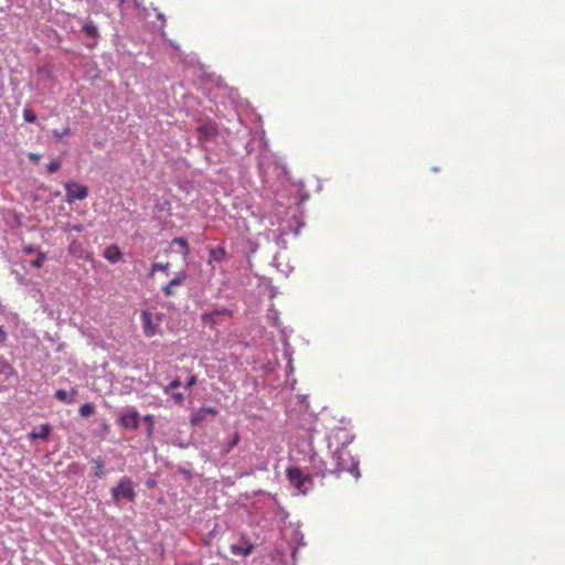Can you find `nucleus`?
I'll use <instances>...</instances> for the list:
<instances>
[{
    "label": "nucleus",
    "mask_w": 565,
    "mask_h": 565,
    "mask_svg": "<svg viewBox=\"0 0 565 565\" xmlns=\"http://www.w3.org/2000/svg\"><path fill=\"white\" fill-rule=\"evenodd\" d=\"M353 439L354 435L350 430L344 427H335L327 435V445L335 471H348L358 480L361 477L359 460L347 450Z\"/></svg>",
    "instance_id": "nucleus-1"
},
{
    "label": "nucleus",
    "mask_w": 565,
    "mask_h": 565,
    "mask_svg": "<svg viewBox=\"0 0 565 565\" xmlns=\"http://www.w3.org/2000/svg\"><path fill=\"white\" fill-rule=\"evenodd\" d=\"M291 460L299 462L302 466H307L312 476L323 478L327 473L340 472L335 471L334 467H327L324 460L315 451L311 439L307 443H303L302 448L297 446V448L291 451Z\"/></svg>",
    "instance_id": "nucleus-2"
},
{
    "label": "nucleus",
    "mask_w": 565,
    "mask_h": 565,
    "mask_svg": "<svg viewBox=\"0 0 565 565\" xmlns=\"http://www.w3.org/2000/svg\"><path fill=\"white\" fill-rule=\"evenodd\" d=\"M286 477L296 494H307L313 487V476L309 468L299 462L287 468Z\"/></svg>",
    "instance_id": "nucleus-3"
},
{
    "label": "nucleus",
    "mask_w": 565,
    "mask_h": 565,
    "mask_svg": "<svg viewBox=\"0 0 565 565\" xmlns=\"http://www.w3.org/2000/svg\"><path fill=\"white\" fill-rule=\"evenodd\" d=\"M110 493L116 503L122 499L134 501L136 492L132 480L129 477L120 478L116 487L111 488Z\"/></svg>",
    "instance_id": "nucleus-4"
},
{
    "label": "nucleus",
    "mask_w": 565,
    "mask_h": 565,
    "mask_svg": "<svg viewBox=\"0 0 565 565\" xmlns=\"http://www.w3.org/2000/svg\"><path fill=\"white\" fill-rule=\"evenodd\" d=\"M142 330L146 337L151 338L157 334H161V313H153L149 310H143L140 316Z\"/></svg>",
    "instance_id": "nucleus-5"
},
{
    "label": "nucleus",
    "mask_w": 565,
    "mask_h": 565,
    "mask_svg": "<svg viewBox=\"0 0 565 565\" xmlns=\"http://www.w3.org/2000/svg\"><path fill=\"white\" fill-rule=\"evenodd\" d=\"M196 132L199 141L207 148L218 136L217 125L213 120L203 121L196 127Z\"/></svg>",
    "instance_id": "nucleus-6"
},
{
    "label": "nucleus",
    "mask_w": 565,
    "mask_h": 565,
    "mask_svg": "<svg viewBox=\"0 0 565 565\" xmlns=\"http://www.w3.org/2000/svg\"><path fill=\"white\" fill-rule=\"evenodd\" d=\"M65 200L67 203H73L75 200H84L88 195V188L78 182L70 181L64 184Z\"/></svg>",
    "instance_id": "nucleus-7"
},
{
    "label": "nucleus",
    "mask_w": 565,
    "mask_h": 565,
    "mask_svg": "<svg viewBox=\"0 0 565 565\" xmlns=\"http://www.w3.org/2000/svg\"><path fill=\"white\" fill-rule=\"evenodd\" d=\"M223 317H232V311L226 308L215 309L210 312H203L201 316V320L204 326H207L210 328H215L216 326L221 324L223 321Z\"/></svg>",
    "instance_id": "nucleus-8"
},
{
    "label": "nucleus",
    "mask_w": 565,
    "mask_h": 565,
    "mask_svg": "<svg viewBox=\"0 0 565 565\" xmlns=\"http://www.w3.org/2000/svg\"><path fill=\"white\" fill-rule=\"evenodd\" d=\"M140 416L135 408H128L118 416V424L124 428L137 429L139 427Z\"/></svg>",
    "instance_id": "nucleus-9"
},
{
    "label": "nucleus",
    "mask_w": 565,
    "mask_h": 565,
    "mask_svg": "<svg viewBox=\"0 0 565 565\" xmlns=\"http://www.w3.org/2000/svg\"><path fill=\"white\" fill-rule=\"evenodd\" d=\"M188 274L185 270H180L174 274V277L162 286L161 291L166 297L175 296V289L182 286L186 280Z\"/></svg>",
    "instance_id": "nucleus-10"
},
{
    "label": "nucleus",
    "mask_w": 565,
    "mask_h": 565,
    "mask_svg": "<svg viewBox=\"0 0 565 565\" xmlns=\"http://www.w3.org/2000/svg\"><path fill=\"white\" fill-rule=\"evenodd\" d=\"M217 414V409L215 407H201L194 411L190 416V422L193 426L200 425L207 417H214Z\"/></svg>",
    "instance_id": "nucleus-11"
},
{
    "label": "nucleus",
    "mask_w": 565,
    "mask_h": 565,
    "mask_svg": "<svg viewBox=\"0 0 565 565\" xmlns=\"http://www.w3.org/2000/svg\"><path fill=\"white\" fill-rule=\"evenodd\" d=\"M289 545L292 550V559H296L297 551L306 545L303 533L301 532L299 526H295L291 529Z\"/></svg>",
    "instance_id": "nucleus-12"
},
{
    "label": "nucleus",
    "mask_w": 565,
    "mask_h": 565,
    "mask_svg": "<svg viewBox=\"0 0 565 565\" xmlns=\"http://www.w3.org/2000/svg\"><path fill=\"white\" fill-rule=\"evenodd\" d=\"M253 550L254 545L244 537H242L241 543L231 545L232 554L237 556H248L252 554Z\"/></svg>",
    "instance_id": "nucleus-13"
},
{
    "label": "nucleus",
    "mask_w": 565,
    "mask_h": 565,
    "mask_svg": "<svg viewBox=\"0 0 565 565\" xmlns=\"http://www.w3.org/2000/svg\"><path fill=\"white\" fill-rule=\"evenodd\" d=\"M282 345H284V358L287 361L286 372H287V374H292L294 371H295V367H294V349L290 345V343H289L287 338L284 339Z\"/></svg>",
    "instance_id": "nucleus-14"
},
{
    "label": "nucleus",
    "mask_w": 565,
    "mask_h": 565,
    "mask_svg": "<svg viewBox=\"0 0 565 565\" xmlns=\"http://www.w3.org/2000/svg\"><path fill=\"white\" fill-rule=\"evenodd\" d=\"M77 394H78V391L75 387H73L71 391L60 388L54 393V397L58 402H62L65 404H73L75 402Z\"/></svg>",
    "instance_id": "nucleus-15"
},
{
    "label": "nucleus",
    "mask_w": 565,
    "mask_h": 565,
    "mask_svg": "<svg viewBox=\"0 0 565 565\" xmlns=\"http://www.w3.org/2000/svg\"><path fill=\"white\" fill-rule=\"evenodd\" d=\"M51 433V426L49 424H42L35 427L31 433H29L28 437L31 440L34 439H47Z\"/></svg>",
    "instance_id": "nucleus-16"
},
{
    "label": "nucleus",
    "mask_w": 565,
    "mask_h": 565,
    "mask_svg": "<svg viewBox=\"0 0 565 565\" xmlns=\"http://www.w3.org/2000/svg\"><path fill=\"white\" fill-rule=\"evenodd\" d=\"M83 32L90 39L94 40L93 43H89L87 44L88 47H94L96 45V39L98 38L99 33H98V29L97 26L95 25L94 22L92 21H86L84 24H83V28H82Z\"/></svg>",
    "instance_id": "nucleus-17"
},
{
    "label": "nucleus",
    "mask_w": 565,
    "mask_h": 565,
    "mask_svg": "<svg viewBox=\"0 0 565 565\" xmlns=\"http://www.w3.org/2000/svg\"><path fill=\"white\" fill-rule=\"evenodd\" d=\"M209 264L212 262L221 263L226 257V250L223 246L210 247L209 249Z\"/></svg>",
    "instance_id": "nucleus-18"
},
{
    "label": "nucleus",
    "mask_w": 565,
    "mask_h": 565,
    "mask_svg": "<svg viewBox=\"0 0 565 565\" xmlns=\"http://www.w3.org/2000/svg\"><path fill=\"white\" fill-rule=\"evenodd\" d=\"M104 257L110 263H117L122 258V253L117 245H110L105 249Z\"/></svg>",
    "instance_id": "nucleus-19"
},
{
    "label": "nucleus",
    "mask_w": 565,
    "mask_h": 565,
    "mask_svg": "<svg viewBox=\"0 0 565 565\" xmlns=\"http://www.w3.org/2000/svg\"><path fill=\"white\" fill-rule=\"evenodd\" d=\"M239 443V434L237 431L234 433L233 437L221 447V455L226 456L231 452V450L236 447Z\"/></svg>",
    "instance_id": "nucleus-20"
},
{
    "label": "nucleus",
    "mask_w": 565,
    "mask_h": 565,
    "mask_svg": "<svg viewBox=\"0 0 565 565\" xmlns=\"http://www.w3.org/2000/svg\"><path fill=\"white\" fill-rule=\"evenodd\" d=\"M14 375L13 367L8 362H2L0 366V379L2 382H7Z\"/></svg>",
    "instance_id": "nucleus-21"
},
{
    "label": "nucleus",
    "mask_w": 565,
    "mask_h": 565,
    "mask_svg": "<svg viewBox=\"0 0 565 565\" xmlns=\"http://www.w3.org/2000/svg\"><path fill=\"white\" fill-rule=\"evenodd\" d=\"M92 461L95 463L94 476L98 479H102L106 476V471L104 469V460L100 457L93 458Z\"/></svg>",
    "instance_id": "nucleus-22"
},
{
    "label": "nucleus",
    "mask_w": 565,
    "mask_h": 565,
    "mask_svg": "<svg viewBox=\"0 0 565 565\" xmlns=\"http://www.w3.org/2000/svg\"><path fill=\"white\" fill-rule=\"evenodd\" d=\"M172 244L173 245H179L181 247V253L183 255L184 258H186L190 254V246H189V243L186 242L185 238L183 237H174L172 239Z\"/></svg>",
    "instance_id": "nucleus-23"
},
{
    "label": "nucleus",
    "mask_w": 565,
    "mask_h": 565,
    "mask_svg": "<svg viewBox=\"0 0 565 565\" xmlns=\"http://www.w3.org/2000/svg\"><path fill=\"white\" fill-rule=\"evenodd\" d=\"M156 271H162L166 275H169L170 263H153L150 268V276H152Z\"/></svg>",
    "instance_id": "nucleus-24"
},
{
    "label": "nucleus",
    "mask_w": 565,
    "mask_h": 565,
    "mask_svg": "<svg viewBox=\"0 0 565 565\" xmlns=\"http://www.w3.org/2000/svg\"><path fill=\"white\" fill-rule=\"evenodd\" d=\"M0 313L3 316L4 320L9 323H17L19 321V317L15 312L8 311L4 307L0 308Z\"/></svg>",
    "instance_id": "nucleus-25"
},
{
    "label": "nucleus",
    "mask_w": 565,
    "mask_h": 565,
    "mask_svg": "<svg viewBox=\"0 0 565 565\" xmlns=\"http://www.w3.org/2000/svg\"><path fill=\"white\" fill-rule=\"evenodd\" d=\"M46 260V254L44 252H38L35 259L30 262V266L33 268H41Z\"/></svg>",
    "instance_id": "nucleus-26"
},
{
    "label": "nucleus",
    "mask_w": 565,
    "mask_h": 565,
    "mask_svg": "<svg viewBox=\"0 0 565 565\" xmlns=\"http://www.w3.org/2000/svg\"><path fill=\"white\" fill-rule=\"evenodd\" d=\"M61 230H62L64 233H66V234H68V233H71V232H73V231H74V232H78V233H81V232H83V231H84V226H83L82 224H79V223H78V224H72V223H70V222H68V223L63 224V225L61 226Z\"/></svg>",
    "instance_id": "nucleus-27"
},
{
    "label": "nucleus",
    "mask_w": 565,
    "mask_h": 565,
    "mask_svg": "<svg viewBox=\"0 0 565 565\" xmlns=\"http://www.w3.org/2000/svg\"><path fill=\"white\" fill-rule=\"evenodd\" d=\"M95 412V407L90 403L83 404L79 407V414L82 417H88Z\"/></svg>",
    "instance_id": "nucleus-28"
},
{
    "label": "nucleus",
    "mask_w": 565,
    "mask_h": 565,
    "mask_svg": "<svg viewBox=\"0 0 565 565\" xmlns=\"http://www.w3.org/2000/svg\"><path fill=\"white\" fill-rule=\"evenodd\" d=\"M180 386H181V381L179 377H177L163 387V392H164V394H170L171 392H173V390H175Z\"/></svg>",
    "instance_id": "nucleus-29"
},
{
    "label": "nucleus",
    "mask_w": 565,
    "mask_h": 565,
    "mask_svg": "<svg viewBox=\"0 0 565 565\" xmlns=\"http://www.w3.org/2000/svg\"><path fill=\"white\" fill-rule=\"evenodd\" d=\"M71 135H72V130L70 127H65L62 130H57V129L53 130V136L57 140H61L62 138H64L66 136H71Z\"/></svg>",
    "instance_id": "nucleus-30"
},
{
    "label": "nucleus",
    "mask_w": 565,
    "mask_h": 565,
    "mask_svg": "<svg viewBox=\"0 0 565 565\" xmlns=\"http://www.w3.org/2000/svg\"><path fill=\"white\" fill-rule=\"evenodd\" d=\"M23 119L26 122H34L36 120V115L34 114V111L32 109L24 108L23 109Z\"/></svg>",
    "instance_id": "nucleus-31"
},
{
    "label": "nucleus",
    "mask_w": 565,
    "mask_h": 565,
    "mask_svg": "<svg viewBox=\"0 0 565 565\" xmlns=\"http://www.w3.org/2000/svg\"><path fill=\"white\" fill-rule=\"evenodd\" d=\"M61 168V160H52L47 163V171L49 173H54Z\"/></svg>",
    "instance_id": "nucleus-32"
},
{
    "label": "nucleus",
    "mask_w": 565,
    "mask_h": 565,
    "mask_svg": "<svg viewBox=\"0 0 565 565\" xmlns=\"http://www.w3.org/2000/svg\"><path fill=\"white\" fill-rule=\"evenodd\" d=\"M169 395L175 404H181L184 399V395L180 392H171Z\"/></svg>",
    "instance_id": "nucleus-33"
},
{
    "label": "nucleus",
    "mask_w": 565,
    "mask_h": 565,
    "mask_svg": "<svg viewBox=\"0 0 565 565\" xmlns=\"http://www.w3.org/2000/svg\"><path fill=\"white\" fill-rule=\"evenodd\" d=\"M23 253L30 255V254H38V252H41L36 246L34 245H25L23 246Z\"/></svg>",
    "instance_id": "nucleus-34"
},
{
    "label": "nucleus",
    "mask_w": 565,
    "mask_h": 565,
    "mask_svg": "<svg viewBox=\"0 0 565 565\" xmlns=\"http://www.w3.org/2000/svg\"><path fill=\"white\" fill-rule=\"evenodd\" d=\"M275 242L277 244V246L279 248H286V241L284 239V236L282 235H278L276 238H275Z\"/></svg>",
    "instance_id": "nucleus-35"
},
{
    "label": "nucleus",
    "mask_w": 565,
    "mask_h": 565,
    "mask_svg": "<svg viewBox=\"0 0 565 565\" xmlns=\"http://www.w3.org/2000/svg\"><path fill=\"white\" fill-rule=\"evenodd\" d=\"M196 384V376L195 375H191L188 381H186V388H191L193 387L194 385Z\"/></svg>",
    "instance_id": "nucleus-36"
},
{
    "label": "nucleus",
    "mask_w": 565,
    "mask_h": 565,
    "mask_svg": "<svg viewBox=\"0 0 565 565\" xmlns=\"http://www.w3.org/2000/svg\"><path fill=\"white\" fill-rule=\"evenodd\" d=\"M8 337H7V332L4 331V329L2 327H0V345H3L7 341Z\"/></svg>",
    "instance_id": "nucleus-37"
},
{
    "label": "nucleus",
    "mask_w": 565,
    "mask_h": 565,
    "mask_svg": "<svg viewBox=\"0 0 565 565\" xmlns=\"http://www.w3.org/2000/svg\"><path fill=\"white\" fill-rule=\"evenodd\" d=\"M28 157L33 162H38L41 159V154L34 152H30Z\"/></svg>",
    "instance_id": "nucleus-38"
},
{
    "label": "nucleus",
    "mask_w": 565,
    "mask_h": 565,
    "mask_svg": "<svg viewBox=\"0 0 565 565\" xmlns=\"http://www.w3.org/2000/svg\"><path fill=\"white\" fill-rule=\"evenodd\" d=\"M143 420L149 425V426H154V423H153V416L152 415H146L143 417Z\"/></svg>",
    "instance_id": "nucleus-39"
},
{
    "label": "nucleus",
    "mask_w": 565,
    "mask_h": 565,
    "mask_svg": "<svg viewBox=\"0 0 565 565\" xmlns=\"http://www.w3.org/2000/svg\"><path fill=\"white\" fill-rule=\"evenodd\" d=\"M15 274V279L18 280L19 284L21 285H24L25 284V278L19 274V273H14Z\"/></svg>",
    "instance_id": "nucleus-40"
},
{
    "label": "nucleus",
    "mask_w": 565,
    "mask_h": 565,
    "mask_svg": "<svg viewBox=\"0 0 565 565\" xmlns=\"http://www.w3.org/2000/svg\"><path fill=\"white\" fill-rule=\"evenodd\" d=\"M309 199V193L307 191H303L300 196V202H305Z\"/></svg>",
    "instance_id": "nucleus-41"
},
{
    "label": "nucleus",
    "mask_w": 565,
    "mask_h": 565,
    "mask_svg": "<svg viewBox=\"0 0 565 565\" xmlns=\"http://www.w3.org/2000/svg\"><path fill=\"white\" fill-rule=\"evenodd\" d=\"M269 311H270V315H273L275 321H277L278 320V311L274 308H271Z\"/></svg>",
    "instance_id": "nucleus-42"
},
{
    "label": "nucleus",
    "mask_w": 565,
    "mask_h": 565,
    "mask_svg": "<svg viewBox=\"0 0 565 565\" xmlns=\"http://www.w3.org/2000/svg\"><path fill=\"white\" fill-rule=\"evenodd\" d=\"M152 433H153V426H149V425H148V428H147V434H148V436H151V435H152Z\"/></svg>",
    "instance_id": "nucleus-43"
},
{
    "label": "nucleus",
    "mask_w": 565,
    "mask_h": 565,
    "mask_svg": "<svg viewBox=\"0 0 565 565\" xmlns=\"http://www.w3.org/2000/svg\"><path fill=\"white\" fill-rule=\"evenodd\" d=\"M158 18H159L160 20L164 21V15H163L162 13H159V14H158Z\"/></svg>",
    "instance_id": "nucleus-44"
},
{
    "label": "nucleus",
    "mask_w": 565,
    "mask_h": 565,
    "mask_svg": "<svg viewBox=\"0 0 565 565\" xmlns=\"http://www.w3.org/2000/svg\"><path fill=\"white\" fill-rule=\"evenodd\" d=\"M250 250H252V253L256 252V246L255 247H250Z\"/></svg>",
    "instance_id": "nucleus-45"
},
{
    "label": "nucleus",
    "mask_w": 565,
    "mask_h": 565,
    "mask_svg": "<svg viewBox=\"0 0 565 565\" xmlns=\"http://www.w3.org/2000/svg\"><path fill=\"white\" fill-rule=\"evenodd\" d=\"M250 250H252V253L256 252V246L255 247H250Z\"/></svg>",
    "instance_id": "nucleus-46"
}]
</instances>
